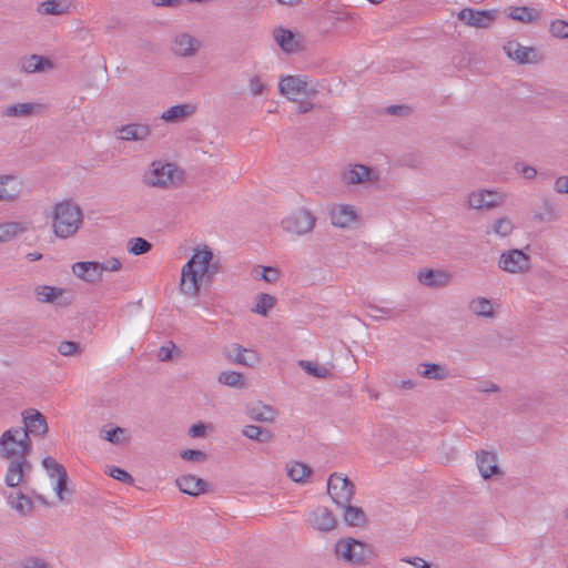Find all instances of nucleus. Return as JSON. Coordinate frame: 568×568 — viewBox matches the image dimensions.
<instances>
[{"label":"nucleus","mask_w":568,"mask_h":568,"mask_svg":"<svg viewBox=\"0 0 568 568\" xmlns=\"http://www.w3.org/2000/svg\"><path fill=\"white\" fill-rule=\"evenodd\" d=\"M213 253L209 246L202 250H195L192 257L182 267L180 290L189 296H197L200 291V282L209 270Z\"/></svg>","instance_id":"f257e3e1"},{"label":"nucleus","mask_w":568,"mask_h":568,"mask_svg":"<svg viewBox=\"0 0 568 568\" xmlns=\"http://www.w3.org/2000/svg\"><path fill=\"white\" fill-rule=\"evenodd\" d=\"M83 222V214L79 205L71 201H63L53 207V232L60 239L74 235Z\"/></svg>","instance_id":"f03ea898"},{"label":"nucleus","mask_w":568,"mask_h":568,"mask_svg":"<svg viewBox=\"0 0 568 568\" xmlns=\"http://www.w3.org/2000/svg\"><path fill=\"white\" fill-rule=\"evenodd\" d=\"M31 449V438L20 427L10 428L0 437V454L6 459L27 458Z\"/></svg>","instance_id":"7ed1b4c3"},{"label":"nucleus","mask_w":568,"mask_h":568,"mask_svg":"<svg viewBox=\"0 0 568 568\" xmlns=\"http://www.w3.org/2000/svg\"><path fill=\"white\" fill-rule=\"evenodd\" d=\"M182 179V173L172 163L154 161L143 175V183L151 187L170 189Z\"/></svg>","instance_id":"20e7f679"},{"label":"nucleus","mask_w":568,"mask_h":568,"mask_svg":"<svg viewBox=\"0 0 568 568\" xmlns=\"http://www.w3.org/2000/svg\"><path fill=\"white\" fill-rule=\"evenodd\" d=\"M336 557L351 565H361L372 556L371 548L354 538L339 539L335 545Z\"/></svg>","instance_id":"39448f33"},{"label":"nucleus","mask_w":568,"mask_h":568,"mask_svg":"<svg viewBox=\"0 0 568 568\" xmlns=\"http://www.w3.org/2000/svg\"><path fill=\"white\" fill-rule=\"evenodd\" d=\"M316 216L308 210L301 207L285 216L281 222L284 232L303 236L311 233L316 225Z\"/></svg>","instance_id":"423d86ee"},{"label":"nucleus","mask_w":568,"mask_h":568,"mask_svg":"<svg viewBox=\"0 0 568 568\" xmlns=\"http://www.w3.org/2000/svg\"><path fill=\"white\" fill-rule=\"evenodd\" d=\"M506 199L504 193L483 189L470 192L465 200V206L468 210H491L503 205Z\"/></svg>","instance_id":"0eeeda50"},{"label":"nucleus","mask_w":568,"mask_h":568,"mask_svg":"<svg viewBox=\"0 0 568 568\" xmlns=\"http://www.w3.org/2000/svg\"><path fill=\"white\" fill-rule=\"evenodd\" d=\"M278 90L281 94L290 100H295L296 95L305 94L313 97L318 90L310 87L306 75H283L280 78Z\"/></svg>","instance_id":"6e6552de"},{"label":"nucleus","mask_w":568,"mask_h":568,"mask_svg":"<svg viewBox=\"0 0 568 568\" xmlns=\"http://www.w3.org/2000/svg\"><path fill=\"white\" fill-rule=\"evenodd\" d=\"M355 491L354 484L341 474H332L327 480V493L336 506H345L351 503Z\"/></svg>","instance_id":"1a4fd4ad"},{"label":"nucleus","mask_w":568,"mask_h":568,"mask_svg":"<svg viewBox=\"0 0 568 568\" xmlns=\"http://www.w3.org/2000/svg\"><path fill=\"white\" fill-rule=\"evenodd\" d=\"M498 266L510 274L525 273L530 270V256L518 248L508 250L501 253Z\"/></svg>","instance_id":"9d476101"},{"label":"nucleus","mask_w":568,"mask_h":568,"mask_svg":"<svg viewBox=\"0 0 568 568\" xmlns=\"http://www.w3.org/2000/svg\"><path fill=\"white\" fill-rule=\"evenodd\" d=\"M379 179L377 172L363 164H349L341 172V180L346 185L374 183Z\"/></svg>","instance_id":"9b49d317"},{"label":"nucleus","mask_w":568,"mask_h":568,"mask_svg":"<svg viewBox=\"0 0 568 568\" xmlns=\"http://www.w3.org/2000/svg\"><path fill=\"white\" fill-rule=\"evenodd\" d=\"M202 42L186 32L176 33L171 42V50L180 58H191L197 54Z\"/></svg>","instance_id":"f8f14e48"},{"label":"nucleus","mask_w":568,"mask_h":568,"mask_svg":"<svg viewBox=\"0 0 568 568\" xmlns=\"http://www.w3.org/2000/svg\"><path fill=\"white\" fill-rule=\"evenodd\" d=\"M23 427L21 430H26L28 437L32 436H44L48 433V423L45 416L34 408H28L22 412Z\"/></svg>","instance_id":"ddd939ff"},{"label":"nucleus","mask_w":568,"mask_h":568,"mask_svg":"<svg viewBox=\"0 0 568 568\" xmlns=\"http://www.w3.org/2000/svg\"><path fill=\"white\" fill-rule=\"evenodd\" d=\"M276 44L287 54L297 53L303 50V37L290 29L278 27L273 31Z\"/></svg>","instance_id":"4468645a"},{"label":"nucleus","mask_w":568,"mask_h":568,"mask_svg":"<svg viewBox=\"0 0 568 568\" xmlns=\"http://www.w3.org/2000/svg\"><path fill=\"white\" fill-rule=\"evenodd\" d=\"M152 133L151 125L146 123H129L115 130V136L125 142L146 141Z\"/></svg>","instance_id":"2eb2a0df"},{"label":"nucleus","mask_w":568,"mask_h":568,"mask_svg":"<svg viewBox=\"0 0 568 568\" xmlns=\"http://www.w3.org/2000/svg\"><path fill=\"white\" fill-rule=\"evenodd\" d=\"M458 19L470 27L489 28L496 19V11L466 8L460 10Z\"/></svg>","instance_id":"dca6fc26"},{"label":"nucleus","mask_w":568,"mask_h":568,"mask_svg":"<svg viewBox=\"0 0 568 568\" xmlns=\"http://www.w3.org/2000/svg\"><path fill=\"white\" fill-rule=\"evenodd\" d=\"M32 470V464L27 458L11 460L7 475L6 484L9 487H17L24 481L26 476Z\"/></svg>","instance_id":"f3484780"},{"label":"nucleus","mask_w":568,"mask_h":568,"mask_svg":"<svg viewBox=\"0 0 568 568\" xmlns=\"http://www.w3.org/2000/svg\"><path fill=\"white\" fill-rule=\"evenodd\" d=\"M22 182L14 175H0V201L13 202L22 192Z\"/></svg>","instance_id":"a211bd4d"},{"label":"nucleus","mask_w":568,"mask_h":568,"mask_svg":"<svg viewBox=\"0 0 568 568\" xmlns=\"http://www.w3.org/2000/svg\"><path fill=\"white\" fill-rule=\"evenodd\" d=\"M331 222L336 227H349L357 219L356 211L347 204L334 205L329 211Z\"/></svg>","instance_id":"6ab92c4d"},{"label":"nucleus","mask_w":568,"mask_h":568,"mask_svg":"<svg viewBox=\"0 0 568 568\" xmlns=\"http://www.w3.org/2000/svg\"><path fill=\"white\" fill-rule=\"evenodd\" d=\"M179 489L190 496H199L209 489V483L193 475H182L176 479Z\"/></svg>","instance_id":"aec40b11"},{"label":"nucleus","mask_w":568,"mask_h":568,"mask_svg":"<svg viewBox=\"0 0 568 568\" xmlns=\"http://www.w3.org/2000/svg\"><path fill=\"white\" fill-rule=\"evenodd\" d=\"M51 68H53L52 61L38 54L23 57L19 60V69L23 73L43 72Z\"/></svg>","instance_id":"412c9836"},{"label":"nucleus","mask_w":568,"mask_h":568,"mask_svg":"<svg viewBox=\"0 0 568 568\" xmlns=\"http://www.w3.org/2000/svg\"><path fill=\"white\" fill-rule=\"evenodd\" d=\"M43 110L44 105L42 104L24 102L6 106L2 114L7 118H29L41 113Z\"/></svg>","instance_id":"4be33fe9"},{"label":"nucleus","mask_w":568,"mask_h":568,"mask_svg":"<svg viewBox=\"0 0 568 568\" xmlns=\"http://www.w3.org/2000/svg\"><path fill=\"white\" fill-rule=\"evenodd\" d=\"M419 282L428 287H445L452 281V275L442 270H425L418 274Z\"/></svg>","instance_id":"5701e85b"},{"label":"nucleus","mask_w":568,"mask_h":568,"mask_svg":"<svg viewBox=\"0 0 568 568\" xmlns=\"http://www.w3.org/2000/svg\"><path fill=\"white\" fill-rule=\"evenodd\" d=\"M73 274L89 283H95L101 278L98 262H77L72 265Z\"/></svg>","instance_id":"b1692460"},{"label":"nucleus","mask_w":568,"mask_h":568,"mask_svg":"<svg viewBox=\"0 0 568 568\" xmlns=\"http://www.w3.org/2000/svg\"><path fill=\"white\" fill-rule=\"evenodd\" d=\"M312 525L321 531H329L335 528L336 519L333 513L326 507H320L312 513Z\"/></svg>","instance_id":"393cba45"},{"label":"nucleus","mask_w":568,"mask_h":568,"mask_svg":"<svg viewBox=\"0 0 568 568\" xmlns=\"http://www.w3.org/2000/svg\"><path fill=\"white\" fill-rule=\"evenodd\" d=\"M195 108L191 104H178L169 108L161 114V119L168 123H180L192 115Z\"/></svg>","instance_id":"a878e982"},{"label":"nucleus","mask_w":568,"mask_h":568,"mask_svg":"<svg viewBox=\"0 0 568 568\" xmlns=\"http://www.w3.org/2000/svg\"><path fill=\"white\" fill-rule=\"evenodd\" d=\"M29 230L26 222L9 221L0 223V243L9 242Z\"/></svg>","instance_id":"bb28decb"},{"label":"nucleus","mask_w":568,"mask_h":568,"mask_svg":"<svg viewBox=\"0 0 568 568\" xmlns=\"http://www.w3.org/2000/svg\"><path fill=\"white\" fill-rule=\"evenodd\" d=\"M72 0H47L39 4L38 11L42 14L61 16L70 12Z\"/></svg>","instance_id":"cd10ccee"},{"label":"nucleus","mask_w":568,"mask_h":568,"mask_svg":"<svg viewBox=\"0 0 568 568\" xmlns=\"http://www.w3.org/2000/svg\"><path fill=\"white\" fill-rule=\"evenodd\" d=\"M468 307L469 311L478 317L494 318L496 316L493 302L483 296L473 298L469 302Z\"/></svg>","instance_id":"c85d7f7f"},{"label":"nucleus","mask_w":568,"mask_h":568,"mask_svg":"<svg viewBox=\"0 0 568 568\" xmlns=\"http://www.w3.org/2000/svg\"><path fill=\"white\" fill-rule=\"evenodd\" d=\"M477 466H478L479 473L484 479H488L493 475L498 473V466L496 464V456L488 452H481L477 456Z\"/></svg>","instance_id":"c756f323"},{"label":"nucleus","mask_w":568,"mask_h":568,"mask_svg":"<svg viewBox=\"0 0 568 568\" xmlns=\"http://www.w3.org/2000/svg\"><path fill=\"white\" fill-rule=\"evenodd\" d=\"M504 51L508 58L518 62V63H527L529 62V53L532 51L531 48L524 47L517 41H508L504 45Z\"/></svg>","instance_id":"7c9ffc66"},{"label":"nucleus","mask_w":568,"mask_h":568,"mask_svg":"<svg viewBox=\"0 0 568 568\" xmlns=\"http://www.w3.org/2000/svg\"><path fill=\"white\" fill-rule=\"evenodd\" d=\"M508 17L515 21L531 23L540 19V12L529 7H509Z\"/></svg>","instance_id":"2f4dec72"},{"label":"nucleus","mask_w":568,"mask_h":568,"mask_svg":"<svg viewBox=\"0 0 568 568\" xmlns=\"http://www.w3.org/2000/svg\"><path fill=\"white\" fill-rule=\"evenodd\" d=\"M418 374L427 379L444 381L449 376L448 371L435 363H422L418 367Z\"/></svg>","instance_id":"473e14b6"},{"label":"nucleus","mask_w":568,"mask_h":568,"mask_svg":"<svg viewBox=\"0 0 568 568\" xmlns=\"http://www.w3.org/2000/svg\"><path fill=\"white\" fill-rule=\"evenodd\" d=\"M338 507L344 509L343 518L348 526L359 527L366 523V515L361 507L352 506L351 503Z\"/></svg>","instance_id":"72a5a7b5"},{"label":"nucleus","mask_w":568,"mask_h":568,"mask_svg":"<svg viewBox=\"0 0 568 568\" xmlns=\"http://www.w3.org/2000/svg\"><path fill=\"white\" fill-rule=\"evenodd\" d=\"M247 415L255 422L273 423L276 417V412L268 405H254L248 407Z\"/></svg>","instance_id":"f704fd0d"},{"label":"nucleus","mask_w":568,"mask_h":568,"mask_svg":"<svg viewBox=\"0 0 568 568\" xmlns=\"http://www.w3.org/2000/svg\"><path fill=\"white\" fill-rule=\"evenodd\" d=\"M298 366L308 375L320 378L327 379L332 377V372L325 365H320L312 361L301 359L298 361Z\"/></svg>","instance_id":"c9c22d12"},{"label":"nucleus","mask_w":568,"mask_h":568,"mask_svg":"<svg viewBox=\"0 0 568 568\" xmlns=\"http://www.w3.org/2000/svg\"><path fill=\"white\" fill-rule=\"evenodd\" d=\"M243 436L248 439L258 442V443H270L273 440L274 436L270 429L256 426V425H246L242 429Z\"/></svg>","instance_id":"e433bc0d"},{"label":"nucleus","mask_w":568,"mask_h":568,"mask_svg":"<svg viewBox=\"0 0 568 568\" xmlns=\"http://www.w3.org/2000/svg\"><path fill=\"white\" fill-rule=\"evenodd\" d=\"M63 292V288L50 285H38L34 288V295L40 303H54Z\"/></svg>","instance_id":"4c0bfd02"},{"label":"nucleus","mask_w":568,"mask_h":568,"mask_svg":"<svg viewBox=\"0 0 568 568\" xmlns=\"http://www.w3.org/2000/svg\"><path fill=\"white\" fill-rule=\"evenodd\" d=\"M515 226L513 221L508 216H503L497 219L493 224L490 230L486 231V234H496L500 237H506L510 235L514 231Z\"/></svg>","instance_id":"58836bf2"},{"label":"nucleus","mask_w":568,"mask_h":568,"mask_svg":"<svg viewBox=\"0 0 568 568\" xmlns=\"http://www.w3.org/2000/svg\"><path fill=\"white\" fill-rule=\"evenodd\" d=\"M311 474V467L303 463L295 462L287 466V475L295 483H304Z\"/></svg>","instance_id":"ea45409f"},{"label":"nucleus","mask_w":568,"mask_h":568,"mask_svg":"<svg viewBox=\"0 0 568 568\" xmlns=\"http://www.w3.org/2000/svg\"><path fill=\"white\" fill-rule=\"evenodd\" d=\"M275 304L276 298L274 296L266 293H261L256 296V303L252 311L256 314L266 316Z\"/></svg>","instance_id":"a19ab883"},{"label":"nucleus","mask_w":568,"mask_h":568,"mask_svg":"<svg viewBox=\"0 0 568 568\" xmlns=\"http://www.w3.org/2000/svg\"><path fill=\"white\" fill-rule=\"evenodd\" d=\"M234 359L236 363L253 367L258 363L257 354L254 351L246 349L242 346L235 347Z\"/></svg>","instance_id":"79ce46f5"},{"label":"nucleus","mask_w":568,"mask_h":568,"mask_svg":"<svg viewBox=\"0 0 568 568\" xmlns=\"http://www.w3.org/2000/svg\"><path fill=\"white\" fill-rule=\"evenodd\" d=\"M9 498L11 507L20 515H28L33 508L31 499L22 493H18L16 498H12V496Z\"/></svg>","instance_id":"37998d69"},{"label":"nucleus","mask_w":568,"mask_h":568,"mask_svg":"<svg viewBox=\"0 0 568 568\" xmlns=\"http://www.w3.org/2000/svg\"><path fill=\"white\" fill-rule=\"evenodd\" d=\"M217 379L221 384L230 387L241 388L244 386L243 375L237 372H222Z\"/></svg>","instance_id":"c03bdc74"},{"label":"nucleus","mask_w":568,"mask_h":568,"mask_svg":"<svg viewBox=\"0 0 568 568\" xmlns=\"http://www.w3.org/2000/svg\"><path fill=\"white\" fill-rule=\"evenodd\" d=\"M125 432L126 430L124 428L116 426L110 430L102 432L101 437L104 440H108L112 444L121 445L128 440V438H125V436H124Z\"/></svg>","instance_id":"a18cd8bd"},{"label":"nucleus","mask_w":568,"mask_h":568,"mask_svg":"<svg viewBox=\"0 0 568 568\" xmlns=\"http://www.w3.org/2000/svg\"><path fill=\"white\" fill-rule=\"evenodd\" d=\"M152 248V244L142 237H134L130 241L129 252L133 255H142Z\"/></svg>","instance_id":"49530a36"},{"label":"nucleus","mask_w":568,"mask_h":568,"mask_svg":"<svg viewBox=\"0 0 568 568\" xmlns=\"http://www.w3.org/2000/svg\"><path fill=\"white\" fill-rule=\"evenodd\" d=\"M42 465L51 478L59 477L63 471H67L65 468L52 457H45L42 460Z\"/></svg>","instance_id":"de8ad7c7"},{"label":"nucleus","mask_w":568,"mask_h":568,"mask_svg":"<svg viewBox=\"0 0 568 568\" xmlns=\"http://www.w3.org/2000/svg\"><path fill=\"white\" fill-rule=\"evenodd\" d=\"M248 89L253 97H260L267 91V85L260 75L254 74L248 79Z\"/></svg>","instance_id":"09e8293b"},{"label":"nucleus","mask_w":568,"mask_h":568,"mask_svg":"<svg viewBox=\"0 0 568 568\" xmlns=\"http://www.w3.org/2000/svg\"><path fill=\"white\" fill-rule=\"evenodd\" d=\"M549 32L558 39L568 38V22L565 20H555L550 23Z\"/></svg>","instance_id":"8fccbe9b"},{"label":"nucleus","mask_w":568,"mask_h":568,"mask_svg":"<svg viewBox=\"0 0 568 568\" xmlns=\"http://www.w3.org/2000/svg\"><path fill=\"white\" fill-rule=\"evenodd\" d=\"M58 352L62 356H73L80 354V344L72 341H63L59 344Z\"/></svg>","instance_id":"3c124183"},{"label":"nucleus","mask_w":568,"mask_h":568,"mask_svg":"<svg viewBox=\"0 0 568 568\" xmlns=\"http://www.w3.org/2000/svg\"><path fill=\"white\" fill-rule=\"evenodd\" d=\"M181 458L194 463H203L206 460V454L197 449H185L181 453Z\"/></svg>","instance_id":"603ef678"},{"label":"nucleus","mask_w":568,"mask_h":568,"mask_svg":"<svg viewBox=\"0 0 568 568\" xmlns=\"http://www.w3.org/2000/svg\"><path fill=\"white\" fill-rule=\"evenodd\" d=\"M267 283H275L280 278V270L272 266H263L261 274H256Z\"/></svg>","instance_id":"864d4df0"},{"label":"nucleus","mask_w":568,"mask_h":568,"mask_svg":"<svg viewBox=\"0 0 568 568\" xmlns=\"http://www.w3.org/2000/svg\"><path fill=\"white\" fill-rule=\"evenodd\" d=\"M109 475L112 478L125 484H133L134 481L133 477L126 470L120 467H112L109 471Z\"/></svg>","instance_id":"5fc2aeb1"},{"label":"nucleus","mask_w":568,"mask_h":568,"mask_svg":"<svg viewBox=\"0 0 568 568\" xmlns=\"http://www.w3.org/2000/svg\"><path fill=\"white\" fill-rule=\"evenodd\" d=\"M21 568H51L50 565L39 557H28L21 561Z\"/></svg>","instance_id":"6e6d98bb"},{"label":"nucleus","mask_w":568,"mask_h":568,"mask_svg":"<svg viewBox=\"0 0 568 568\" xmlns=\"http://www.w3.org/2000/svg\"><path fill=\"white\" fill-rule=\"evenodd\" d=\"M68 474L67 471H63L61 476L57 477V484L54 487V490L57 493V496L60 500H63V493L67 491V485H68Z\"/></svg>","instance_id":"4d7b16f0"},{"label":"nucleus","mask_w":568,"mask_h":568,"mask_svg":"<svg viewBox=\"0 0 568 568\" xmlns=\"http://www.w3.org/2000/svg\"><path fill=\"white\" fill-rule=\"evenodd\" d=\"M98 265H99L101 274L104 271L116 272L122 266L121 262L118 258H115V257L106 260L105 262H102V263L98 262Z\"/></svg>","instance_id":"13d9d810"},{"label":"nucleus","mask_w":568,"mask_h":568,"mask_svg":"<svg viewBox=\"0 0 568 568\" xmlns=\"http://www.w3.org/2000/svg\"><path fill=\"white\" fill-rule=\"evenodd\" d=\"M515 169L527 180H532L537 175V170L534 166L524 163H517Z\"/></svg>","instance_id":"bf43d9fd"},{"label":"nucleus","mask_w":568,"mask_h":568,"mask_svg":"<svg viewBox=\"0 0 568 568\" xmlns=\"http://www.w3.org/2000/svg\"><path fill=\"white\" fill-rule=\"evenodd\" d=\"M175 348V345L173 342H170L168 345H164L160 347L158 352V358L161 362H168L172 358V351Z\"/></svg>","instance_id":"052dcab7"},{"label":"nucleus","mask_w":568,"mask_h":568,"mask_svg":"<svg viewBox=\"0 0 568 568\" xmlns=\"http://www.w3.org/2000/svg\"><path fill=\"white\" fill-rule=\"evenodd\" d=\"M554 190L559 194H568V176L557 178L554 183Z\"/></svg>","instance_id":"680f3d73"},{"label":"nucleus","mask_w":568,"mask_h":568,"mask_svg":"<svg viewBox=\"0 0 568 568\" xmlns=\"http://www.w3.org/2000/svg\"><path fill=\"white\" fill-rule=\"evenodd\" d=\"M544 209H545V214H537L535 217L540 220V221H552V220H556L557 219V215L555 214V210H554V206L549 203V202H546L544 204Z\"/></svg>","instance_id":"e2e57ef3"},{"label":"nucleus","mask_w":568,"mask_h":568,"mask_svg":"<svg viewBox=\"0 0 568 568\" xmlns=\"http://www.w3.org/2000/svg\"><path fill=\"white\" fill-rule=\"evenodd\" d=\"M386 111L390 115L403 116V115H407L410 112V109L405 105H390L387 108Z\"/></svg>","instance_id":"0e129e2a"},{"label":"nucleus","mask_w":568,"mask_h":568,"mask_svg":"<svg viewBox=\"0 0 568 568\" xmlns=\"http://www.w3.org/2000/svg\"><path fill=\"white\" fill-rule=\"evenodd\" d=\"M206 426L203 423L193 424L190 427L189 434L192 437H203L205 435Z\"/></svg>","instance_id":"69168bd1"},{"label":"nucleus","mask_w":568,"mask_h":568,"mask_svg":"<svg viewBox=\"0 0 568 568\" xmlns=\"http://www.w3.org/2000/svg\"><path fill=\"white\" fill-rule=\"evenodd\" d=\"M182 3L183 0H152V4L155 7L179 8Z\"/></svg>","instance_id":"338daca9"},{"label":"nucleus","mask_w":568,"mask_h":568,"mask_svg":"<svg viewBox=\"0 0 568 568\" xmlns=\"http://www.w3.org/2000/svg\"><path fill=\"white\" fill-rule=\"evenodd\" d=\"M477 390L481 393L498 392L499 386L493 382H484L477 387Z\"/></svg>","instance_id":"774afa93"}]
</instances>
